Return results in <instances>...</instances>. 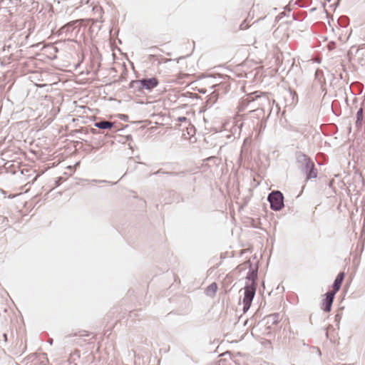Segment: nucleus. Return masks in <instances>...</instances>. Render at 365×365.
<instances>
[{
  "mask_svg": "<svg viewBox=\"0 0 365 365\" xmlns=\"http://www.w3.org/2000/svg\"><path fill=\"white\" fill-rule=\"evenodd\" d=\"M270 207L274 210H280L284 207V197L281 192L274 191L268 196Z\"/></svg>",
  "mask_w": 365,
  "mask_h": 365,
  "instance_id": "1",
  "label": "nucleus"
},
{
  "mask_svg": "<svg viewBox=\"0 0 365 365\" xmlns=\"http://www.w3.org/2000/svg\"><path fill=\"white\" fill-rule=\"evenodd\" d=\"M255 294V288L253 286H247L245 289V297L243 299L244 309L247 310L250 306Z\"/></svg>",
  "mask_w": 365,
  "mask_h": 365,
  "instance_id": "2",
  "label": "nucleus"
},
{
  "mask_svg": "<svg viewBox=\"0 0 365 365\" xmlns=\"http://www.w3.org/2000/svg\"><path fill=\"white\" fill-rule=\"evenodd\" d=\"M335 294L330 292L325 294V299L322 303V309L325 312H329L334 299Z\"/></svg>",
  "mask_w": 365,
  "mask_h": 365,
  "instance_id": "3",
  "label": "nucleus"
},
{
  "mask_svg": "<svg viewBox=\"0 0 365 365\" xmlns=\"http://www.w3.org/2000/svg\"><path fill=\"white\" fill-rule=\"evenodd\" d=\"M140 85L147 90H151L158 85V80L156 78L142 79L140 81Z\"/></svg>",
  "mask_w": 365,
  "mask_h": 365,
  "instance_id": "4",
  "label": "nucleus"
},
{
  "mask_svg": "<svg viewBox=\"0 0 365 365\" xmlns=\"http://www.w3.org/2000/svg\"><path fill=\"white\" fill-rule=\"evenodd\" d=\"M345 277V273L344 272H340L336 277L334 282L333 284V290L330 291L331 293H336L339 291L344 279Z\"/></svg>",
  "mask_w": 365,
  "mask_h": 365,
  "instance_id": "5",
  "label": "nucleus"
},
{
  "mask_svg": "<svg viewBox=\"0 0 365 365\" xmlns=\"http://www.w3.org/2000/svg\"><path fill=\"white\" fill-rule=\"evenodd\" d=\"M217 290V285L216 283L213 282L210 284L205 290V294L209 297H213Z\"/></svg>",
  "mask_w": 365,
  "mask_h": 365,
  "instance_id": "6",
  "label": "nucleus"
},
{
  "mask_svg": "<svg viewBox=\"0 0 365 365\" xmlns=\"http://www.w3.org/2000/svg\"><path fill=\"white\" fill-rule=\"evenodd\" d=\"M95 126L100 129H110L113 127V123L109 121H101L96 123Z\"/></svg>",
  "mask_w": 365,
  "mask_h": 365,
  "instance_id": "7",
  "label": "nucleus"
},
{
  "mask_svg": "<svg viewBox=\"0 0 365 365\" xmlns=\"http://www.w3.org/2000/svg\"><path fill=\"white\" fill-rule=\"evenodd\" d=\"M314 165L313 163H309L307 165V170H309V173H308L307 178V179L317 178V173L314 170Z\"/></svg>",
  "mask_w": 365,
  "mask_h": 365,
  "instance_id": "8",
  "label": "nucleus"
},
{
  "mask_svg": "<svg viewBox=\"0 0 365 365\" xmlns=\"http://www.w3.org/2000/svg\"><path fill=\"white\" fill-rule=\"evenodd\" d=\"M363 118H364L363 109L360 108L356 113V125L359 128H361L363 125Z\"/></svg>",
  "mask_w": 365,
  "mask_h": 365,
  "instance_id": "9",
  "label": "nucleus"
},
{
  "mask_svg": "<svg viewBox=\"0 0 365 365\" xmlns=\"http://www.w3.org/2000/svg\"><path fill=\"white\" fill-rule=\"evenodd\" d=\"M257 92H255L254 93L249 95L247 98L248 101H253L255 99V98L259 97V95H257Z\"/></svg>",
  "mask_w": 365,
  "mask_h": 365,
  "instance_id": "10",
  "label": "nucleus"
},
{
  "mask_svg": "<svg viewBox=\"0 0 365 365\" xmlns=\"http://www.w3.org/2000/svg\"><path fill=\"white\" fill-rule=\"evenodd\" d=\"M249 27V26L247 24H245V22H243L241 25H240V29L242 30H244V29H246Z\"/></svg>",
  "mask_w": 365,
  "mask_h": 365,
  "instance_id": "11",
  "label": "nucleus"
},
{
  "mask_svg": "<svg viewBox=\"0 0 365 365\" xmlns=\"http://www.w3.org/2000/svg\"><path fill=\"white\" fill-rule=\"evenodd\" d=\"M267 319H273V322H275V319H276V317L275 316H269L267 317Z\"/></svg>",
  "mask_w": 365,
  "mask_h": 365,
  "instance_id": "12",
  "label": "nucleus"
},
{
  "mask_svg": "<svg viewBox=\"0 0 365 365\" xmlns=\"http://www.w3.org/2000/svg\"><path fill=\"white\" fill-rule=\"evenodd\" d=\"M37 177H38V176H36V177L34 178L33 182H34V181L37 179Z\"/></svg>",
  "mask_w": 365,
  "mask_h": 365,
  "instance_id": "13",
  "label": "nucleus"
}]
</instances>
